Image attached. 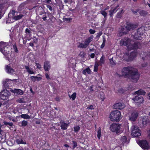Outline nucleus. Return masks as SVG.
Instances as JSON below:
<instances>
[{
	"label": "nucleus",
	"mask_w": 150,
	"mask_h": 150,
	"mask_svg": "<svg viewBox=\"0 0 150 150\" xmlns=\"http://www.w3.org/2000/svg\"><path fill=\"white\" fill-rule=\"evenodd\" d=\"M139 145L144 150H149L150 149V145L146 140L141 141L139 142Z\"/></svg>",
	"instance_id": "0eeeda50"
},
{
	"label": "nucleus",
	"mask_w": 150,
	"mask_h": 150,
	"mask_svg": "<svg viewBox=\"0 0 150 150\" xmlns=\"http://www.w3.org/2000/svg\"><path fill=\"white\" fill-rule=\"evenodd\" d=\"M95 56V54L94 53L91 54L90 55L91 57L92 58H94Z\"/></svg>",
	"instance_id": "e2e57ef3"
},
{
	"label": "nucleus",
	"mask_w": 150,
	"mask_h": 150,
	"mask_svg": "<svg viewBox=\"0 0 150 150\" xmlns=\"http://www.w3.org/2000/svg\"><path fill=\"white\" fill-rule=\"evenodd\" d=\"M10 48L7 46L3 49V50L1 51L4 56L6 57L7 59H9V54H10Z\"/></svg>",
	"instance_id": "1a4fd4ad"
},
{
	"label": "nucleus",
	"mask_w": 150,
	"mask_h": 150,
	"mask_svg": "<svg viewBox=\"0 0 150 150\" xmlns=\"http://www.w3.org/2000/svg\"><path fill=\"white\" fill-rule=\"evenodd\" d=\"M132 135L135 137H138L141 134V131L137 126L133 125L131 127Z\"/></svg>",
	"instance_id": "7ed1b4c3"
},
{
	"label": "nucleus",
	"mask_w": 150,
	"mask_h": 150,
	"mask_svg": "<svg viewBox=\"0 0 150 150\" xmlns=\"http://www.w3.org/2000/svg\"><path fill=\"white\" fill-rule=\"evenodd\" d=\"M80 129V127L78 126L74 127V131L75 132H78Z\"/></svg>",
	"instance_id": "09e8293b"
},
{
	"label": "nucleus",
	"mask_w": 150,
	"mask_h": 150,
	"mask_svg": "<svg viewBox=\"0 0 150 150\" xmlns=\"http://www.w3.org/2000/svg\"><path fill=\"white\" fill-rule=\"evenodd\" d=\"M76 93H73L71 95H69V96L70 98H72L73 100L75 99L76 97Z\"/></svg>",
	"instance_id": "4c0bfd02"
},
{
	"label": "nucleus",
	"mask_w": 150,
	"mask_h": 150,
	"mask_svg": "<svg viewBox=\"0 0 150 150\" xmlns=\"http://www.w3.org/2000/svg\"><path fill=\"white\" fill-rule=\"evenodd\" d=\"M100 13L102 14L103 16H104V18H106V16H107V13L105 11V10H102L100 11Z\"/></svg>",
	"instance_id": "a19ab883"
},
{
	"label": "nucleus",
	"mask_w": 150,
	"mask_h": 150,
	"mask_svg": "<svg viewBox=\"0 0 150 150\" xmlns=\"http://www.w3.org/2000/svg\"><path fill=\"white\" fill-rule=\"evenodd\" d=\"M105 57L103 55L100 58L99 62L98 63L99 65H102V64H104L105 62Z\"/></svg>",
	"instance_id": "473e14b6"
},
{
	"label": "nucleus",
	"mask_w": 150,
	"mask_h": 150,
	"mask_svg": "<svg viewBox=\"0 0 150 150\" xmlns=\"http://www.w3.org/2000/svg\"><path fill=\"white\" fill-rule=\"evenodd\" d=\"M7 45V43H4L2 42H0V51H1L3 49L6 47Z\"/></svg>",
	"instance_id": "c85d7f7f"
},
{
	"label": "nucleus",
	"mask_w": 150,
	"mask_h": 150,
	"mask_svg": "<svg viewBox=\"0 0 150 150\" xmlns=\"http://www.w3.org/2000/svg\"><path fill=\"white\" fill-rule=\"evenodd\" d=\"M31 33V31L30 30V29H29L28 28H27L25 30V33L26 34L28 33L29 34Z\"/></svg>",
	"instance_id": "864d4df0"
},
{
	"label": "nucleus",
	"mask_w": 150,
	"mask_h": 150,
	"mask_svg": "<svg viewBox=\"0 0 150 150\" xmlns=\"http://www.w3.org/2000/svg\"><path fill=\"white\" fill-rule=\"evenodd\" d=\"M30 79L33 81L35 82L36 80L40 81L42 79V78L37 76H31L30 77Z\"/></svg>",
	"instance_id": "c756f323"
},
{
	"label": "nucleus",
	"mask_w": 150,
	"mask_h": 150,
	"mask_svg": "<svg viewBox=\"0 0 150 150\" xmlns=\"http://www.w3.org/2000/svg\"><path fill=\"white\" fill-rule=\"evenodd\" d=\"M11 79H6V81L3 83L4 87L6 88H8L11 85Z\"/></svg>",
	"instance_id": "dca6fc26"
},
{
	"label": "nucleus",
	"mask_w": 150,
	"mask_h": 150,
	"mask_svg": "<svg viewBox=\"0 0 150 150\" xmlns=\"http://www.w3.org/2000/svg\"><path fill=\"white\" fill-rule=\"evenodd\" d=\"M110 64L113 65H115L117 64L115 60L113 58V57L110 58L109 59Z\"/></svg>",
	"instance_id": "72a5a7b5"
},
{
	"label": "nucleus",
	"mask_w": 150,
	"mask_h": 150,
	"mask_svg": "<svg viewBox=\"0 0 150 150\" xmlns=\"http://www.w3.org/2000/svg\"><path fill=\"white\" fill-rule=\"evenodd\" d=\"M97 137L99 139H100L101 137V129L100 127H99L97 132Z\"/></svg>",
	"instance_id": "37998d69"
},
{
	"label": "nucleus",
	"mask_w": 150,
	"mask_h": 150,
	"mask_svg": "<svg viewBox=\"0 0 150 150\" xmlns=\"http://www.w3.org/2000/svg\"><path fill=\"white\" fill-rule=\"evenodd\" d=\"M8 8L6 4H0V19L1 18Z\"/></svg>",
	"instance_id": "6e6552de"
},
{
	"label": "nucleus",
	"mask_w": 150,
	"mask_h": 150,
	"mask_svg": "<svg viewBox=\"0 0 150 150\" xmlns=\"http://www.w3.org/2000/svg\"><path fill=\"white\" fill-rule=\"evenodd\" d=\"M23 16V15L22 14H20L18 15L15 16L13 17V19L16 21L20 19Z\"/></svg>",
	"instance_id": "f704fd0d"
},
{
	"label": "nucleus",
	"mask_w": 150,
	"mask_h": 150,
	"mask_svg": "<svg viewBox=\"0 0 150 150\" xmlns=\"http://www.w3.org/2000/svg\"><path fill=\"white\" fill-rule=\"evenodd\" d=\"M4 125H8L11 127L13 125V123L12 122H8L6 121L4 122Z\"/></svg>",
	"instance_id": "de8ad7c7"
},
{
	"label": "nucleus",
	"mask_w": 150,
	"mask_h": 150,
	"mask_svg": "<svg viewBox=\"0 0 150 150\" xmlns=\"http://www.w3.org/2000/svg\"><path fill=\"white\" fill-rule=\"evenodd\" d=\"M139 13L141 16L144 17L147 15L148 13L144 10L139 9Z\"/></svg>",
	"instance_id": "b1692460"
},
{
	"label": "nucleus",
	"mask_w": 150,
	"mask_h": 150,
	"mask_svg": "<svg viewBox=\"0 0 150 150\" xmlns=\"http://www.w3.org/2000/svg\"><path fill=\"white\" fill-rule=\"evenodd\" d=\"M16 142L18 144H26V142L23 141L22 139L21 138H19L17 139L16 140Z\"/></svg>",
	"instance_id": "7c9ffc66"
},
{
	"label": "nucleus",
	"mask_w": 150,
	"mask_h": 150,
	"mask_svg": "<svg viewBox=\"0 0 150 150\" xmlns=\"http://www.w3.org/2000/svg\"><path fill=\"white\" fill-rule=\"evenodd\" d=\"M131 49L140 48L141 47V44L140 43L138 42H134V44L131 45Z\"/></svg>",
	"instance_id": "a211bd4d"
},
{
	"label": "nucleus",
	"mask_w": 150,
	"mask_h": 150,
	"mask_svg": "<svg viewBox=\"0 0 150 150\" xmlns=\"http://www.w3.org/2000/svg\"><path fill=\"white\" fill-rule=\"evenodd\" d=\"M47 7L51 11L52 10V7H51V6L49 5H47Z\"/></svg>",
	"instance_id": "bf43d9fd"
},
{
	"label": "nucleus",
	"mask_w": 150,
	"mask_h": 150,
	"mask_svg": "<svg viewBox=\"0 0 150 150\" xmlns=\"http://www.w3.org/2000/svg\"><path fill=\"white\" fill-rule=\"evenodd\" d=\"M105 41H106V40H105V38H103V40L102 44L105 45Z\"/></svg>",
	"instance_id": "338daca9"
},
{
	"label": "nucleus",
	"mask_w": 150,
	"mask_h": 150,
	"mask_svg": "<svg viewBox=\"0 0 150 150\" xmlns=\"http://www.w3.org/2000/svg\"><path fill=\"white\" fill-rule=\"evenodd\" d=\"M86 72L89 74H90L91 73V71L90 69L89 68H87L85 69Z\"/></svg>",
	"instance_id": "5fc2aeb1"
},
{
	"label": "nucleus",
	"mask_w": 150,
	"mask_h": 150,
	"mask_svg": "<svg viewBox=\"0 0 150 150\" xmlns=\"http://www.w3.org/2000/svg\"><path fill=\"white\" fill-rule=\"evenodd\" d=\"M120 112L118 110H114L111 112L110 118L112 121L118 122L121 119Z\"/></svg>",
	"instance_id": "f03ea898"
},
{
	"label": "nucleus",
	"mask_w": 150,
	"mask_h": 150,
	"mask_svg": "<svg viewBox=\"0 0 150 150\" xmlns=\"http://www.w3.org/2000/svg\"><path fill=\"white\" fill-rule=\"evenodd\" d=\"M88 46L86 45L85 42L84 44L81 42H79V45L78 46V47L81 48H86Z\"/></svg>",
	"instance_id": "2f4dec72"
},
{
	"label": "nucleus",
	"mask_w": 150,
	"mask_h": 150,
	"mask_svg": "<svg viewBox=\"0 0 150 150\" xmlns=\"http://www.w3.org/2000/svg\"><path fill=\"white\" fill-rule=\"evenodd\" d=\"M119 7V5H117L116 7L114 8L112 7L111 9L109 11V15L110 17H112L113 14L115 13L117 11L116 9Z\"/></svg>",
	"instance_id": "6ab92c4d"
},
{
	"label": "nucleus",
	"mask_w": 150,
	"mask_h": 150,
	"mask_svg": "<svg viewBox=\"0 0 150 150\" xmlns=\"http://www.w3.org/2000/svg\"><path fill=\"white\" fill-rule=\"evenodd\" d=\"M51 67V66L49 61H46L44 62V68L45 71H48Z\"/></svg>",
	"instance_id": "ddd939ff"
},
{
	"label": "nucleus",
	"mask_w": 150,
	"mask_h": 150,
	"mask_svg": "<svg viewBox=\"0 0 150 150\" xmlns=\"http://www.w3.org/2000/svg\"><path fill=\"white\" fill-rule=\"evenodd\" d=\"M143 28H140L138 29L137 30V33L139 34V35H143Z\"/></svg>",
	"instance_id": "c9c22d12"
},
{
	"label": "nucleus",
	"mask_w": 150,
	"mask_h": 150,
	"mask_svg": "<svg viewBox=\"0 0 150 150\" xmlns=\"http://www.w3.org/2000/svg\"><path fill=\"white\" fill-rule=\"evenodd\" d=\"M45 77H46V78L47 79H50V78L49 75L47 74V73L45 74Z\"/></svg>",
	"instance_id": "052dcab7"
},
{
	"label": "nucleus",
	"mask_w": 150,
	"mask_h": 150,
	"mask_svg": "<svg viewBox=\"0 0 150 150\" xmlns=\"http://www.w3.org/2000/svg\"><path fill=\"white\" fill-rule=\"evenodd\" d=\"M117 91L120 94H122L124 93V91L122 88H119L118 89Z\"/></svg>",
	"instance_id": "8fccbe9b"
},
{
	"label": "nucleus",
	"mask_w": 150,
	"mask_h": 150,
	"mask_svg": "<svg viewBox=\"0 0 150 150\" xmlns=\"http://www.w3.org/2000/svg\"><path fill=\"white\" fill-rule=\"evenodd\" d=\"M132 13L134 14H135L137 12H139V9H134L131 8L130 9Z\"/></svg>",
	"instance_id": "c03bdc74"
},
{
	"label": "nucleus",
	"mask_w": 150,
	"mask_h": 150,
	"mask_svg": "<svg viewBox=\"0 0 150 150\" xmlns=\"http://www.w3.org/2000/svg\"><path fill=\"white\" fill-rule=\"evenodd\" d=\"M80 57L82 58H84L86 55V54L83 52H81L79 54Z\"/></svg>",
	"instance_id": "3c124183"
},
{
	"label": "nucleus",
	"mask_w": 150,
	"mask_h": 150,
	"mask_svg": "<svg viewBox=\"0 0 150 150\" xmlns=\"http://www.w3.org/2000/svg\"><path fill=\"white\" fill-rule=\"evenodd\" d=\"M10 95V93L9 91L4 89L1 92L0 96L1 99L5 100H7L8 98Z\"/></svg>",
	"instance_id": "423d86ee"
},
{
	"label": "nucleus",
	"mask_w": 150,
	"mask_h": 150,
	"mask_svg": "<svg viewBox=\"0 0 150 150\" xmlns=\"http://www.w3.org/2000/svg\"><path fill=\"white\" fill-rule=\"evenodd\" d=\"M72 142L73 143L74 145L73 146V149H74L75 147H76L77 146V144L76 142L75 141H72Z\"/></svg>",
	"instance_id": "603ef678"
},
{
	"label": "nucleus",
	"mask_w": 150,
	"mask_h": 150,
	"mask_svg": "<svg viewBox=\"0 0 150 150\" xmlns=\"http://www.w3.org/2000/svg\"><path fill=\"white\" fill-rule=\"evenodd\" d=\"M132 38L137 40H140L142 39V38L141 35L136 33L134 35H132Z\"/></svg>",
	"instance_id": "393cba45"
},
{
	"label": "nucleus",
	"mask_w": 150,
	"mask_h": 150,
	"mask_svg": "<svg viewBox=\"0 0 150 150\" xmlns=\"http://www.w3.org/2000/svg\"><path fill=\"white\" fill-rule=\"evenodd\" d=\"M15 13L16 11L15 10H13L12 11H11L8 14V20H9L10 18H12L13 19V17L15 16Z\"/></svg>",
	"instance_id": "5701e85b"
},
{
	"label": "nucleus",
	"mask_w": 150,
	"mask_h": 150,
	"mask_svg": "<svg viewBox=\"0 0 150 150\" xmlns=\"http://www.w3.org/2000/svg\"><path fill=\"white\" fill-rule=\"evenodd\" d=\"M25 68L27 72L29 74H35V72L33 71L32 68H30L29 67L27 66H25Z\"/></svg>",
	"instance_id": "bb28decb"
},
{
	"label": "nucleus",
	"mask_w": 150,
	"mask_h": 150,
	"mask_svg": "<svg viewBox=\"0 0 150 150\" xmlns=\"http://www.w3.org/2000/svg\"><path fill=\"white\" fill-rule=\"evenodd\" d=\"M134 93L137 94H139L142 95H145L146 93V92L142 89H139V90L136 91Z\"/></svg>",
	"instance_id": "cd10ccee"
},
{
	"label": "nucleus",
	"mask_w": 150,
	"mask_h": 150,
	"mask_svg": "<svg viewBox=\"0 0 150 150\" xmlns=\"http://www.w3.org/2000/svg\"><path fill=\"white\" fill-rule=\"evenodd\" d=\"M124 28L125 33H127L131 30H134L136 27L135 25L134 24L129 22H127L126 26L122 27Z\"/></svg>",
	"instance_id": "39448f33"
},
{
	"label": "nucleus",
	"mask_w": 150,
	"mask_h": 150,
	"mask_svg": "<svg viewBox=\"0 0 150 150\" xmlns=\"http://www.w3.org/2000/svg\"><path fill=\"white\" fill-rule=\"evenodd\" d=\"M122 11L123 10H121L120 11L117 13L116 15V17L117 18H119L122 16Z\"/></svg>",
	"instance_id": "49530a36"
},
{
	"label": "nucleus",
	"mask_w": 150,
	"mask_h": 150,
	"mask_svg": "<svg viewBox=\"0 0 150 150\" xmlns=\"http://www.w3.org/2000/svg\"><path fill=\"white\" fill-rule=\"evenodd\" d=\"M136 56V53L135 52H132L130 53L128 59L127 60V61H131Z\"/></svg>",
	"instance_id": "412c9836"
},
{
	"label": "nucleus",
	"mask_w": 150,
	"mask_h": 150,
	"mask_svg": "<svg viewBox=\"0 0 150 150\" xmlns=\"http://www.w3.org/2000/svg\"><path fill=\"white\" fill-rule=\"evenodd\" d=\"M130 40L128 38L122 39L120 42V44L121 46L125 45L127 46L129 43Z\"/></svg>",
	"instance_id": "4468645a"
},
{
	"label": "nucleus",
	"mask_w": 150,
	"mask_h": 150,
	"mask_svg": "<svg viewBox=\"0 0 150 150\" xmlns=\"http://www.w3.org/2000/svg\"><path fill=\"white\" fill-rule=\"evenodd\" d=\"M10 91L13 93H16L21 95H22L23 93V91L21 89H15L14 90H13L12 89H11Z\"/></svg>",
	"instance_id": "4be33fe9"
},
{
	"label": "nucleus",
	"mask_w": 150,
	"mask_h": 150,
	"mask_svg": "<svg viewBox=\"0 0 150 150\" xmlns=\"http://www.w3.org/2000/svg\"><path fill=\"white\" fill-rule=\"evenodd\" d=\"M124 28H122V27L121 28V30H120V32L119 33V36H122L123 35H125L127 34V33H125V30H124Z\"/></svg>",
	"instance_id": "e433bc0d"
},
{
	"label": "nucleus",
	"mask_w": 150,
	"mask_h": 150,
	"mask_svg": "<svg viewBox=\"0 0 150 150\" xmlns=\"http://www.w3.org/2000/svg\"><path fill=\"white\" fill-rule=\"evenodd\" d=\"M6 72L11 74H13L14 72V70L13 69L11 68L8 65H6Z\"/></svg>",
	"instance_id": "aec40b11"
},
{
	"label": "nucleus",
	"mask_w": 150,
	"mask_h": 150,
	"mask_svg": "<svg viewBox=\"0 0 150 150\" xmlns=\"http://www.w3.org/2000/svg\"><path fill=\"white\" fill-rule=\"evenodd\" d=\"M142 124L143 125H146L149 121L148 117L146 116H142Z\"/></svg>",
	"instance_id": "f3484780"
},
{
	"label": "nucleus",
	"mask_w": 150,
	"mask_h": 150,
	"mask_svg": "<svg viewBox=\"0 0 150 150\" xmlns=\"http://www.w3.org/2000/svg\"><path fill=\"white\" fill-rule=\"evenodd\" d=\"M132 99L138 105L142 103L144 100L143 97L140 96H135Z\"/></svg>",
	"instance_id": "9d476101"
},
{
	"label": "nucleus",
	"mask_w": 150,
	"mask_h": 150,
	"mask_svg": "<svg viewBox=\"0 0 150 150\" xmlns=\"http://www.w3.org/2000/svg\"><path fill=\"white\" fill-rule=\"evenodd\" d=\"M65 19L67 21H70L72 19V18H65Z\"/></svg>",
	"instance_id": "0e129e2a"
},
{
	"label": "nucleus",
	"mask_w": 150,
	"mask_h": 150,
	"mask_svg": "<svg viewBox=\"0 0 150 150\" xmlns=\"http://www.w3.org/2000/svg\"><path fill=\"white\" fill-rule=\"evenodd\" d=\"M89 31L90 33L92 34H94L96 32L95 30L92 29H90L89 30Z\"/></svg>",
	"instance_id": "6e6d98bb"
},
{
	"label": "nucleus",
	"mask_w": 150,
	"mask_h": 150,
	"mask_svg": "<svg viewBox=\"0 0 150 150\" xmlns=\"http://www.w3.org/2000/svg\"><path fill=\"white\" fill-rule=\"evenodd\" d=\"M55 100L57 101H59L60 100V98L59 97H57L55 98Z\"/></svg>",
	"instance_id": "774afa93"
},
{
	"label": "nucleus",
	"mask_w": 150,
	"mask_h": 150,
	"mask_svg": "<svg viewBox=\"0 0 150 150\" xmlns=\"http://www.w3.org/2000/svg\"><path fill=\"white\" fill-rule=\"evenodd\" d=\"M99 66L98 63L97 62H96L95 64L94 68V71L97 72L98 69V67Z\"/></svg>",
	"instance_id": "ea45409f"
},
{
	"label": "nucleus",
	"mask_w": 150,
	"mask_h": 150,
	"mask_svg": "<svg viewBox=\"0 0 150 150\" xmlns=\"http://www.w3.org/2000/svg\"><path fill=\"white\" fill-rule=\"evenodd\" d=\"M147 65V64L146 63H144V64H143L142 65V67H146Z\"/></svg>",
	"instance_id": "680f3d73"
},
{
	"label": "nucleus",
	"mask_w": 150,
	"mask_h": 150,
	"mask_svg": "<svg viewBox=\"0 0 150 150\" xmlns=\"http://www.w3.org/2000/svg\"><path fill=\"white\" fill-rule=\"evenodd\" d=\"M21 117L22 118L25 119H30V116L27 114H22L21 115Z\"/></svg>",
	"instance_id": "58836bf2"
},
{
	"label": "nucleus",
	"mask_w": 150,
	"mask_h": 150,
	"mask_svg": "<svg viewBox=\"0 0 150 150\" xmlns=\"http://www.w3.org/2000/svg\"><path fill=\"white\" fill-rule=\"evenodd\" d=\"M93 38V36L91 35L85 40L84 42L87 46H88L89 43L92 41Z\"/></svg>",
	"instance_id": "a878e982"
},
{
	"label": "nucleus",
	"mask_w": 150,
	"mask_h": 150,
	"mask_svg": "<svg viewBox=\"0 0 150 150\" xmlns=\"http://www.w3.org/2000/svg\"><path fill=\"white\" fill-rule=\"evenodd\" d=\"M138 115V113L136 111L132 112L129 116V120L132 121L134 122L137 119Z\"/></svg>",
	"instance_id": "9b49d317"
},
{
	"label": "nucleus",
	"mask_w": 150,
	"mask_h": 150,
	"mask_svg": "<svg viewBox=\"0 0 150 150\" xmlns=\"http://www.w3.org/2000/svg\"><path fill=\"white\" fill-rule=\"evenodd\" d=\"M59 123L60 124L61 129L63 130L66 129L69 126V124L65 123L64 121L62 120L60 121Z\"/></svg>",
	"instance_id": "2eb2a0df"
},
{
	"label": "nucleus",
	"mask_w": 150,
	"mask_h": 150,
	"mask_svg": "<svg viewBox=\"0 0 150 150\" xmlns=\"http://www.w3.org/2000/svg\"><path fill=\"white\" fill-rule=\"evenodd\" d=\"M21 126L25 127L28 125V122L25 120H23L21 122Z\"/></svg>",
	"instance_id": "a18cd8bd"
},
{
	"label": "nucleus",
	"mask_w": 150,
	"mask_h": 150,
	"mask_svg": "<svg viewBox=\"0 0 150 150\" xmlns=\"http://www.w3.org/2000/svg\"><path fill=\"white\" fill-rule=\"evenodd\" d=\"M122 73L124 77L135 83L137 81L140 76L137 69L131 66L124 67L122 70Z\"/></svg>",
	"instance_id": "f257e3e1"
},
{
	"label": "nucleus",
	"mask_w": 150,
	"mask_h": 150,
	"mask_svg": "<svg viewBox=\"0 0 150 150\" xmlns=\"http://www.w3.org/2000/svg\"><path fill=\"white\" fill-rule=\"evenodd\" d=\"M125 105L124 103H118L115 104L113 107L115 109L121 110L125 108Z\"/></svg>",
	"instance_id": "f8f14e48"
},
{
	"label": "nucleus",
	"mask_w": 150,
	"mask_h": 150,
	"mask_svg": "<svg viewBox=\"0 0 150 150\" xmlns=\"http://www.w3.org/2000/svg\"><path fill=\"white\" fill-rule=\"evenodd\" d=\"M13 48L15 50V52L16 53H18V51L17 49L16 46H13Z\"/></svg>",
	"instance_id": "13d9d810"
},
{
	"label": "nucleus",
	"mask_w": 150,
	"mask_h": 150,
	"mask_svg": "<svg viewBox=\"0 0 150 150\" xmlns=\"http://www.w3.org/2000/svg\"><path fill=\"white\" fill-rule=\"evenodd\" d=\"M120 140L122 143H125L127 142V139L126 137L125 136L122 137Z\"/></svg>",
	"instance_id": "79ce46f5"
},
{
	"label": "nucleus",
	"mask_w": 150,
	"mask_h": 150,
	"mask_svg": "<svg viewBox=\"0 0 150 150\" xmlns=\"http://www.w3.org/2000/svg\"><path fill=\"white\" fill-rule=\"evenodd\" d=\"M36 64L37 66V68L39 69H40L41 68V65L39 63H36Z\"/></svg>",
	"instance_id": "4d7b16f0"
},
{
	"label": "nucleus",
	"mask_w": 150,
	"mask_h": 150,
	"mask_svg": "<svg viewBox=\"0 0 150 150\" xmlns=\"http://www.w3.org/2000/svg\"><path fill=\"white\" fill-rule=\"evenodd\" d=\"M17 101L19 103H23V101L21 99H18Z\"/></svg>",
	"instance_id": "69168bd1"
},
{
	"label": "nucleus",
	"mask_w": 150,
	"mask_h": 150,
	"mask_svg": "<svg viewBox=\"0 0 150 150\" xmlns=\"http://www.w3.org/2000/svg\"><path fill=\"white\" fill-rule=\"evenodd\" d=\"M121 125L119 124L113 123L110 125V130L112 132L117 134L120 133L121 132Z\"/></svg>",
	"instance_id": "20e7f679"
}]
</instances>
